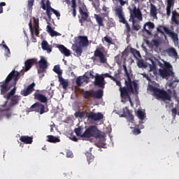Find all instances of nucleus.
I'll return each mask as SVG.
<instances>
[{"label": "nucleus", "instance_id": "obj_1", "mask_svg": "<svg viewBox=\"0 0 179 179\" xmlns=\"http://www.w3.org/2000/svg\"><path fill=\"white\" fill-rule=\"evenodd\" d=\"M19 76H20V73L14 69L8 74L6 80L1 83L0 91L2 96H6V93H8L13 86H16V83H17L19 80Z\"/></svg>", "mask_w": 179, "mask_h": 179}, {"label": "nucleus", "instance_id": "obj_2", "mask_svg": "<svg viewBox=\"0 0 179 179\" xmlns=\"http://www.w3.org/2000/svg\"><path fill=\"white\" fill-rule=\"evenodd\" d=\"M124 83L126 87H120V97L122 99L121 101H124L127 99H129V97H131L129 95L131 92L133 93V94L134 93L138 92V83H136V82H132V80L129 78V81L125 80Z\"/></svg>", "mask_w": 179, "mask_h": 179}, {"label": "nucleus", "instance_id": "obj_3", "mask_svg": "<svg viewBox=\"0 0 179 179\" xmlns=\"http://www.w3.org/2000/svg\"><path fill=\"white\" fill-rule=\"evenodd\" d=\"M150 90L152 92V96H154L157 100H161L162 101H164V103L171 101V90L169 89L166 91L164 89L150 85Z\"/></svg>", "mask_w": 179, "mask_h": 179}, {"label": "nucleus", "instance_id": "obj_4", "mask_svg": "<svg viewBox=\"0 0 179 179\" xmlns=\"http://www.w3.org/2000/svg\"><path fill=\"white\" fill-rule=\"evenodd\" d=\"M115 15L119 17V22L120 23H122L123 24H125L126 29L124 31V33L127 37V38H129L131 37V26L125 20V16L124 15V13H122V6H119L115 9Z\"/></svg>", "mask_w": 179, "mask_h": 179}, {"label": "nucleus", "instance_id": "obj_5", "mask_svg": "<svg viewBox=\"0 0 179 179\" xmlns=\"http://www.w3.org/2000/svg\"><path fill=\"white\" fill-rule=\"evenodd\" d=\"M159 66L162 69H159V73L161 78H169L170 76H173L174 75V72H173V66L167 62H165L164 64L158 62Z\"/></svg>", "mask_w": 179, "mask_h": 179}, {"label": "nucleus", "instance_id": "obj_6", "mask_svg": "<svg viewBox=\"0 0 179 179\" xmlns=\"http://www.w3.org/2000/svg\"><path fill=\"white\" fill-rule=\"evenodd\" d=\"M130 13V18L129 19V22H131L132 23L135 22V19H138L140 21H142L143 17H142V12L139 8H136L134 6V8H129Z\"/></svg>", "mask_w": 179, "mask_h": 179}, {"label": "nucleus", "instance_id": "obj_7", "mask_svg": "<svg viewBox=\"0 0 179 179\" xmlns=\"http://www.w3.org/2000/svg\"><path fill=\"white\" fill-rule=\"evenodd\" d=\"M90 76L92 79H95L94 81V85L97 86L100 89H104L106 87V80L103 76L98 75L97 73L94 76L93 75V71H90Z\"/></svg>", "mask_w": 179, "mask_h": 179}, {"label": "nucleus", "instance_id": "obj_8", "mask_svg": "<svg viewBox=\"0 0 179 179\" xmlns=\"http://www.w3.org/2000/svg\"><path fill=\"white\" fill-rule=\"evenodd\" d=\"M83 127L79 126L78 128L74 129V132L77 136H80V138H90V127H89L83 134Z\"/></svg>", "mask_w": 179, "mask_h": 179}, {"label": "nucleus", "instance_id": "obj_9", "mask_svg": "<svg viewBox=\"0 0 179 179\" xmlns=\"http://www.w3.org/2000/svg\"><path fill=\"white\" fill-rule=\"evenodd\" d=\"M160 27L163 28V30L165 31L166 34H167L171 38H172L173 43L178 44V34L176 32L171 31L169 27L161 26Z\"/></svg>", "mask_w": 179, "mask_h": 179}, {"label": "nucleus", "instance_id": "obj_10", "mask_svg": "<svg viewBox=\"0 0 179 179\" xmlns=\"http://www.w3.org/2000/svg\"><path fill=\"white\" fill-rule=\"evenodd\" d=\"M30 110L31 111H36V113H39V114H44V113H47L48 110H45V106L44 105L37 102L33 104Z\"/></svg>", "mask_w": 179, "mask_h": 179}, {"label": "nucleus", "instance_id": "obj_11", "mask_svg": "<svg viewBox=\"0 0 179 179\" xmlns=\"http://www.w3.org/2000/svg\"><path fill=\"white\" fill-rule=\"evenodd\" d=\"M76 44L80 47H87L89 45V40L87 36H80L76 38Z\"/></svg>", "mask_w": 179, "mask_h": 179}, {"label": "nucleus", "instance_id": "obj_12", "mask_svg": "<svg viewBox=\"0 0 179 179\" xmlns=\"http://www.w3.org/2000/svg\"><path fill=\"white\" fill-rule=\"evenodd\" d=\"M104 96V90L103 88L98 89L97 90H90V96L93 99H96L97 100H100V99H103Z\"/></svg>", "mask_w": 179, "mask_h": 179}, {"label": "nucleus", "instance_id": "obj_13", "mask_svg": "<svg viewBox=\"0 0 179 179\" xmlns=\"http://www.w3.org/2000/svg\"><path fill=\"white\" fill-rule=\"evenodd\" d=\"M122 113V114L121 115V117H123L124 118H127L129 122H134V115L131 114V111H129V109H128V107L123 108Z\"/></svg>", "mask_w": 179, "mask_h": 179}, {"label": "nucleus", "instance_id": "obj_14", "mask_svg": "<svg viewBox=\"0 0 179 179\" xmlns=\"http://www.w3.org/2000/svg\"><path fill=\"white\" fill-rule=\"evenodd\" d=\"M39 69H38V73H43L45 69H47L48 66V63L47 62L45 58L41 57V59L38 62Z\"/></svg>", "mask_w": 179, "mask_h": 179}, {"label": "nucleus", "instance_id": "obj_15", "mask_svg": "<svg viewBox=\"0 0 179 179\" xmlns=\"http://www.w3.org/2000/svg\"><path fill=\"white\" fill-rule=\"evenodd\" d=\"M155 28V24L150 21L145 22L143 25V32L146 33L148 36H152V31Z\"/></svg>", "mask_w": 179, "mask_h": 179}, {"label": "nucleus", "instance_id": "obj_16", "mask_svg": "<svg viewBox=\"0 0 179 179\" xmlns=\"http://www.w3.org/2000/svg\"><path fill=\"white\" fill-rule=\"evenodd\" d=\"M51 12H52V13H54V15H55L57 16V17H59L61 16V14L59 13V12H58V10L52 8V6L48 3L46 13H47V16H48L49 20H51V16L52 15V13Z\"/></svg>", "mask_w": 179, "mask_h": 179}, {"label": "nucleus", "instance_id": "obj_17", "mask_svg": "<svg viewBox=\"0 0 179 179\" xmlns=\"http://www.w3.org/2000/svg\"><path fill=\"white\" fill-rule=\"evenodd\" d=\"M90 136H94V138H96V139L103 138L101 131H100L96 126H90Z\"/></svg>", "mask_w": 179, "mask_h": 179}, {"label": "nucleus", "instance_id": "obj_18", "mask_svg": "<svg viewBox=\"0 0 179 179\" xmlns=\"http://www.w3.org/2000/svg\"><path fill=\"white\" fill-rule=\"evenodd\" d=\"M94 57H98L99 58V61L101 64H107V57H106V55L100 49L97 48L94 51Z\"/></svg>", "mask_w": 179, "mask_h": 179}, {"label": "nucleus", "instance_id": "obj_19", "mask_svg": "<svg viewBox=\"0 0 179 179\" xmlns=\"http://www.w3.org/2000/svg\"><path fill=\"white\" fill-rule=\"evenodd\" d=\"M33 65H37V59L33 58V59H28L24 62V71L25 72H27V71H30V69Z\"/></svg>", "mask_w": 179, "mask_h": 179}, {"label": "nucleus", "instance_id": "obj_20", "mask_svg": "<svg viewBox=\"0 0 179 179\" xmlns=\"http://www.w3.org/2000/svg\"><path fill=\"white\" fill-rule=\"evenodd\" d=\"M34 87H36V83H32L27 87V89L21 91V94L24 97L29 96V94H31V93L34 92Z\"/></svg>", "mask_w": 179, "mask_h": 179}, {"label": "nucleus", "instance_id": "obj_21", "mask_svg": "<svg viewBox=\"0 0 179 179\" xmlns=\"http://www.w3.org/2000/svg\"><path fill=\"white\" fill-rule=\"evenodd\" d=\"M89 76L84 74L83 76H79L76 79V83L78 86H82L83 83H89Z\"/></svg>", "mask_w": 179, "mask_h": 179}, {"label": "nucleus", "instance_id": "obj_22", "mask_svg": "<svg viewBox=\"0 0 179 179\" xmlns=\"http://www.w3.org/2000/svg\"><path fill=\"white\" fill-rule=\"evenodd\" d=\"M104 118V115L103 113L98 112L95 113L94 112H90V120L92 121H101Z\"/></svg>", "mask_w": 179, "mask_h": 179}, {"label": "nucleus", "instance_id": "obj_23", "mask_svg": "<svg viewBox=\"0 0 179 179\" xmlns=\"http://www.w3.org/2000/svg\"><path fill=\"white\" fill-rule=\"evenodd\" d=\"M15 93H16V85L14 86V87L7 93V94L3 96L4 99H6L7 101L5 102L3 107H5V106L8 104V101L10 100V97H13V96H15Z\"/></svg>", "mask_w": 179, "mask_h": 179}, {"label": "nucleus", "instance_id": "obj_24", "mask_svg": "<svg viewBox=\"0 0 179 179\" xmlns=\"http://www.w3.org/2000/svg\"><path fill=\"white\" fill-rule=\"evenodd\" d=\"M167 6H166V15L168 17L171 15V8H174V3L176 0H166Z\"/></svg>", "mask_w": 179, "mask_h": 179}, {"label": "nucleus", "instance_id": "obj_25", "mask_svg": "<svg viewBox=\"0 0 179 179\" xmlns=\"http://www.w3.org/2000/svg\"><path fill=\"white\" fill-rule=\"evenodd\" d=\"M57 48L65 57H69L71 55V50L66 48L64 45H59Z\"/></svg>", "mask_w": 179, "mask_h": 179}, {"label": "nucleus", "instance_id": "obj_26", "mask_svg": "<svg viewBox=\"0 0 179 179\" xmlns=\"http://www.w3.org/2000/svg\"><path fill=\"white\" fill-rule=\"evenodd\" d=\"M34 96L35 100H38V101H41V103H47L48 101L46 96L43 94L35 93Z\"/></svg>", "mask_w": 179, "mask_h": 179}, {"label": "nucleus", "instance_id": "obj_27", "mask_svg": "<svg viewBox=\"0 0 179 179\" xmlns=\"http://www.w3.org/2000/svg\"><path fill=\"white\" fill-rule=\"evenodd\" d=\"M166 52L168 54L169 57H171L173 58H177L178 57V54L177 53V50H176V48H169L166 50Z\"/></svg>", "mask_w": 179, "mask_h": 179}, {"label": "nucleus", "instance_id": "obj_28", "mask_svg": "<svg viewBox=\"0 0 179 179\" xmlns=\"http://www.w3.org/2000/svg\"><path fill=\"white\" fill-rule=\"evenodd\" d=\"M150 13L154 19H157V8L153 3H150Z\"/></svg>", "mask_w": 179, "mask_h": 179}, {"label": "nucleus", "instance_id": "obj_29", "mask_svg": "<svg viewBox=\"0 0 179 179\" xmlns=\"http://www.w3.org/2000/svg\"><path fill=\"white\" fill-rule=\"evenodd\" d=\"M20 141L26 143L27 145H30L33 143V137H30L29 136H22L20 138Z\"/></svg>", "mask_w": 179, "mask_h": 179}, {"label": "nucleus", "instance_id": "obj_30", "mask_svg": "<svg viewBox=\"0 0 179 179\" xmlns=\"http://www.w3.org/2000/svg\"><path fill=\"white\" fill-rule=\"evenodd\" d=\"M11 102L10 103V107H13V106H16V104H19V101H20V96H13L10 98Z\"/></svg>", "mask_w": 179, "mask_h": 179}, {"label": "nucleus", "instance_id": "obj_31", "mask_svg": "<svg viewBox=\"0 0 179 179\" xmlns=\"http://www.w3.org/2000/svg\"><path fill=\"white\" fill-rule=\"evenodd\" d=\"M58 78L60 85H62L64 90H66V89H68V86H69V83H68V80L64 79L62 76H58Z\"/></svg>", "mask_w": 179, "mask_h": 179}, {"label": "nucleus", "instance_id": "obj_32", "mask_svg": "<svg viewBox=\"0 0 179 179\" xmlns=\"http://www.w3.org/2000/svg\"><path fill=\"white\" fill-rule=\"evenodd\" d=\"M41 45H42V49L43 50V51H47V52H48V53H50V52H51V51H52V49L51 48V47L48 44V42H47V41H43L41 43Z\"/></svg>", "mask_w": 179, "mask_h": 179}, {"label": "nucleus", "instance_id": "obj_33", "mask_svg": "<svg viewBox=\"0 0 179 179\" xmlns=\"http://www.w3.org/2000/svg\"><path fill=\"white\" fill-rule=\"evenodd\" d=\"M79 12L80 15L81 16L82 20H84V22H86L87 20V17H89V14L86 13L85 10L82 7H79Z\"/></svg>", "mask_w": 179, "mask_h": 179}, {"label": "nucleus", "instance_id": "obj_34", "mask_svg": "<svg viewBox=\"0 0 179 179\" xmlns=\"http://www.w3.org/2000/svg\"><path fill=\"white\" fill-rule=\"evenodd\" d=\"M82 48H83V47L79 46V45L76 44V45L73 46V50L75 51L78 57H80V55H82V52H83Z\"/></svg>", "mask_w": 179, "mask_h": 179}, {"label": "nucleus", "instance_id": "obj_35", "mask_svg": "<svg viewBox=\"0 0 179 179\" xmlns=\"http://www.w3.org/2000/svg\"><path fill=\"white\" fill-rule=\"evenodd\" d=\"M47 138L48 142H50L51 143H57L58 142H61L59 138L52 135L48 136Z\"/></svg>", "mask_w": 179, "mask_h": 179}, {"label": "nucleus", "instance_id": "obj_36", "mask_svg": "<svg viewBox=\"0 0 179 179\" xmlns=\"http://www.w3.org/2000/svg\"><path fill=\"white\" fill-rule=\"evenodd\" d=\"M94 18L96 19L99 26H104V24L103 23V17H100L97 14H94Z\"/></svg>", "mask_w": 179, "mask_h": 179}, {"label": "nucleus", "instance_id": "obj_37", "mask_svg": "<svg viewBox=\"0 0 179 179\" xmlns=\"http://www.w3.org/2000/svg\"><path fill=\"white\" fill-rule=\"evenodd\" d=\"M177 10H173L172 12V17H171V20L175 24H178L179 22L177 20Z\"/></svg>", "mask_w": 179, "mask_h": 179}, {"label": "nucleus", "instance_id": "obj_38", "mask_svg": "<svg viewBox=\"0 0 179 179\" xmlns=\"http://www.w3.org/2000/svg\"><path fill=\"white\" fill-rule=\"evenodd\" d=\"M88 118V120H90V113H87V111H82L80 112V118Z\"/></svg>", "mask_w": 179, "mask_h": 179}, {"label": "nucleus", "instance_id": "obj_39", "mask_svg": "<svg viewBox=\"0 0 179 179\" xmlns=\"http://www.w3.org/2000/svg\"><path fill=\"white\" fill-rule=\"evenodd\" d=\"M53 71L54 72H55V73L58 74V76H62V71H61V68L59 67V65L55 66Z\"/></svg>", "mask_w": 179, "mask_h": 179}, {"label": "nucleus", "instance_id": "obj_40", "mask_svg": "<svg viewBox=\"0 0 179 179\" xmlns=\"http://www.w3.org/2000/svg\"><path fill=\"white\" fill-rule=\"evenodd\" d=\"M92 3L95 8V10H100V1L99 0H94Z\"/></svg>", "mask_w": 179, "mask_h": 179}, {"label": "nucleus", "instance_id": "obj_41", "mask_svg": "<svg viewBox=\"0 0 179 179\" xmlns=\"http://www.w3.org/2000/svg\"><path fill=\"white\" fill-rule=\"evenodd\" d=\"M137 117H138L139 120H141V121H143V120H145V113H143V111L142 110H138L137 111Z\"/></svg>", "mask_w": 179, "mask_h": 179}, {"label": "nucleus", "instance_id": "obj_42", "mask_svg": "<svg viewBox=\"0 0 179 179\" xmlns=\"http://www.w3.org/2000/svg\"><path fill=\"white\" fill-rule=\"evenodd\" d=\"M130 52H131V54H133V55L134 57H141V53L139 52L138 50H137L136 49H134V48H131L130 49Z\"/></svg>", "mask_w": 179, "mask_h": 179}, {"label": "nucleus", "instance_id": "obj_43", "mask_svg": "<svg viewBox=\"0 0 179 179\" xmlns=\"http://www.w3.org/2000/svg\"><path fill=\"white\" fill-rule=\"evenodd\" d=\"M29 27L31 33V36L32 38H34V29L33 28V24L31 23V20H30L29 23Z\"/></svg>", "mask_w": 179, "mask_h": 179}, {"label": "nucleus", "instance_id": "obj_44", "mask_svg": "<svg viewBox=\"0 0 179 179\" xmlns=\"http://www.w3.org/2000/svg\"><path fill=\"white\" fill-rule=\"evenodd\" d=\"M123 69L126 76L127 77V82H129V79H131V78L129 77V73L128 72V69H127V66L125 64H123Z\"/></svg>", "mask_w": 179, "mask_h": 179}, {"label": "nucleus", "instance_id": "obj_45", "mask_svg": "<svg viewBox=\"0 0 179 179\" xmlns=\"http://www.w3.org/2000/svg\"><path fill=\"white\" fill-rule=\"evenodd\" d=\"M137 66L138 68H146V64H145V62L143 60H138L137 62Z\"/></svg>", "mask_w": 179, "mask_h": 179}, {"label": "nucleus", "instance_id": "obj_46", "mask_svg": "<svg viewBox=\"0 0 179 179\" xmlns=\"http://www.w3.org/2000/svg\"><path fill=\"white\" fill-rule=\"evenodd\" d=\"M3 48L6 51L5 52V57H9L10 55V50H9V48L8 45H3Z\"/></svg>", "mask_w": 179, "mask_h": 179}, {"label": "nucleus", "instance_id": "obj_47", "mask_svg": "<svg viewBox=\"0 0 179 179\" xmlns=\"http://www.w3.org/2000/svg\"><path fill=\"white\" fill-rule=\"evenodd\" d=\"M135 23H136V20H134V22H132L133 29L136 30V31H139V30H141V25L135 24Z\"/></svg>", "mask_w": 179, "mask_h": 179}, {"label": "nucleus", "instance_id": "obj_48", "mask_svg": "<svg viewBox=\"0 0 179 179\" xmlns=\"http://www.w3.org/2000/svg\"><path fill=\"white\" fill-rule=\"evenodd\" d=\"M49 34L51 36V37H55V36H61V34L59 32H57V31H55L52 29L49 32Z\"/></svg>", "mask_w": 179, "mask_h": 179}, {"label": "nucleus", "instance_id": "obj_49", "mask_svg": "<svg viewBox=\"0 0 179 179\" xmlns=\"http://www.w3.org/2000/svg\"><path fill=\"white\" fill-rule=\"evenodd\" d=\"M83 96L84 99H90V91H83Z\"/></svg>", "mask_w": 179, "mask_h": 179}, {"label": "nucleus", "instance_id": "obj_50", "mask_svg": "<svg viewBox=\"0 0 179 179\" xmlns=\"http://www.w3.org/2000/svg\"><path fill=\"white\" fill-rule=\"evenodd\" d=\"M103 40L108 43V44H113V39H111V38L110 36H105L103 37Z\"/></svg>", "mask_w": 179, "mask_h": 179}, {"label": "nucleus", "instance_id": "obj_51", "mask_svg": "<svg viewBox=\"0 0 179 179\" xmlns=\"http://www.w3.org/2000/svg\"><path fill=\"white\" fill-rule=\"evenodd\" d=\"M33 20H34V23L35 24L34 27H39L40 20H38V18H36V17H34Z\"/></svg>", "mask_w": 179, "mask_h": 179}, {"label": "nucleus", "instance_id": "obj_52", "mask_svg": "<svg viewBox=\"0 0 179 179\" xmlns=\"http://www.w3.org/2000/svg\"><path fill=\"white\" fill-rule=\"evenodd\" d=\"M152 65L150 66V72H152L153 71L156 70V63L152 61Z\"/></svg>", "mask_w": 179, "mask_h": 179}, {"label": "nucleus", "instance_id": "obj_53", "mask_svg": "<svg viewBox=\"0 0 179 179\" xmlns=\"http://www.w3.org/2000/svg\"><path fill=\"white\" fill-rule=\"evenodd\" d=\"M85 156L87 157V160L88 162V164H90V151H87L85 152Z\"/></svg>", "mask_w": 179, "mask_h": 179}, {"label": "nucleus", "instance_id": "obj_54", "mask_svg": "<svg viewBox=\"0 0 179 179\" xmlns=\"http://www.w3.org/2000/svg\"><path fill=\"white\" fill-rule=\"evenodd\" d=\"M103 76H105V78H109L111 80H115V77L109 75L108 73H106L105 74H103Z\"/></svg>", "mask_w": 179, "mask_h": 179}, {"label": "nucleus", "instance_id": "obj_55", "mask_svg": "<svg viewBox=\"0 0 179 179\" xmlns=\"http://www.w3.org/2000/svg\"><path fill=\"white\" fill-rule=\"evenodd\" d=\"M34 5V0H29L28 1V8H29V9L33 8Z\"/></svg>", "mask_w": 179, "mask_h": 179}, {"label": "nucleus", "instance_id": "obj_56", "mask_svg": "<svg viewBox=\"0 0 179 179\" xmlns=\"http://www.w3.org/2000/svg\"><path fill=\"white\" fill-rule=\"evenodd\" d=\"M127 101H129L131 107L134 106V103H132V99H131V96H129L128 99H124L122 103H127Z\"/></svg>", "mask_w": 179, "mask_h": 179}, {"label": "nucleus", "instance_id": "obj_57", "mask_svg": "<svg viewBox=\"0 0 179 179\" xmlns=\"http://www.w3.org/2000/svg\"><path fill=\"white\" fill-rule=\"evenodd\" d=\"M133 134L134 135H139V134H141V130L138 128H134L133 130Z\"/></svg>", "mask_w": 179, "mask_h": 179}, {"label": "nucleus", "instance_id": "obj_58", "mask_svg": "<svg viewBox=\"0 0 179 179\" xmlns=\"http://www.w3.org/2000/svg\"><path fill=\"white\" fill-rule=\"evenodd\" d=\"M152 43L155 47H159L160 45V42L156 39L152 40Z\"/></svg>", "mask_w": 179, "mask_h": 179}, {"label": "nucleus", "instance_id": "obj_59", "mask_svg": "<svg viewBox=\"0 0 179 179\" xmlns=\"http://www.w3.org/2000/svg\"><path fill=\"white\" fill-rule=\"evenodd\" d=\"M3 6H6V3H5V2H1L0 3V10L2 13H3Z\"/></svg>", "mask_w": 179, "mask_h": 179}, {"label": "nucleus", "instance_id": "obj_60", "mask_svg": "<svg viewBox=\"0 0 179 179\" xmlns=\"http://www.w3.org/2000/svg\"><path fill=\"white\" fill-rule=\"evenodd\" d=\"M66 157H73V153L72 152V151L66 152Z\"/></svg>", "mask_w": 179, "mask_h": 179}, {"label": "nucleus", "instance_id": "obj_61", "mask_svg": "<svg viewBox=\"0 0 179 179\" xmlns=\"http://www.w3.org/2000/svg\"><path fill=\"white\" fill-rule=\"evenodd\" d=\"M38 27H34L36 36H38V34H40V31L38 30Z\"/></svg>", "mask_w": 179, "mask_h": 179}, {"label": "nucleus", "instance_id": "obj_62", "mask_svg": "<svg viewBox=\"0 0 179 179\" xmlns=\"http://www.w3.org/2000/svg\"><path fill=\"white\" fill-rule=\"evenodd\" d=\"M70 139L73 141V142H78V138H76V136L71 135Z\"/></svg>", "mask_w": 179, "mask_h": 179}, {"label": "nucleus", "instance_id": "obj_63", "mask_svg": "<svg viewBox=\"0 0 179 179\" xmlns=\"http://www.w3.org/2000/svg\"><path fill=\"white\" fill-rule=\"evenodd\" d=\"M102 10L106 13V15H108V8L107 6H103Z\"/></svg>", "mask_w": 179, "mask_h": 179}, {"label": "nucleus", "instance_id": "obj_64", "mask_svg": "<svg viewBox=\"0 0 179 179\" xmlns=\"http://www.w3.org/2000/svg\"><path fill=\"white\" fill-rule=\"evenodd\" d=\"M177 115V109L176 108H173L172 109V116L176 117Z\"/></svg>", "mask_w": 179, "mask_h": 179}]
</instances>
